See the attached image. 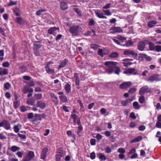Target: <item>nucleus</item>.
Masks as SVG:
<instances>
[{"label": "nucleus", "instance_id": "nucleus-1", "mask_svg": "<svg viewBox=\"0 0 161 161\" xmlns=\"http://www.w3.org/2000/svg\"><path fill=\"white\" fill-rule=\"evenodd\" d=\"M117 63L115 62L112 61H107L104 63L105 65L108 67L106 69V71L108 74H111L114 71L115 74L119 75L120 72V69L119 67H116Z\"/></svg>", "mask_w": 161, "mask_h": 161}, {"label": "nucleus", "instance_id": "nucleus-2", "mask_svg": "<svg viewBox=\"0 0 161 161\" xmlns=\"http://www.w3.org/2000/svg\"><path fill=\"white\" fill-rule=\"evenodd\" d=\"M81 27L79 25H74L70 27L69 31L73 36H77L80 31Z\"/></svg>", "mask_w": 161, "mask_h": 161}, {"label": "nucleus", "instance_id": "nucleus-3", "mask_svg": "<svg viewBox=\"0 0 161 161\" xmlns=\"http://www.w3.org/2000/svg\"><path fill=\"white\" fill-rule=\"evenodd\" d=\"M146 80L150 82H153L155 81H160L161 80V77L158 74H155L147 79Z\"/></svg>", "mask_w": 161, "mask_h": 161}, {"label": "nucleus", "instance_id": "nucleus-4", "mask_svg": "<svg viewBox=\"0 0 161 161\" xmlns=\"http://www.w3.org/2000/svg\"><path fill=\"white\" fill-rule=\"evenodd\" d=\"M35 154L33 152L30 151L29 153L25 156L23 158V161H30L34 157Z\"/></svg>", "mask_w": 161, "mask_h": 161}, {"label": "nucleus", "instance_id": "nucleus-5", "mask_svg": "<svg viewBox=\"0 0 161 161\" xmlns=\"http://www.w3.org/2000/svg\"><path fill=\"white\" fill-rule=\"evenodd\" d=\"M3 127L6 130H9L11 128L10 124L6 120H3L0 122V127Z\"/></svg>", "mask_w": 161, "mask_h": 161}, {"label": "nucleus", "instance_id": "nucleus-6", "mask_svg": "<svg viewBox=\"0 0 161 161\" xmlns=\"http://www.w3.org/2000/svg\"><path fill=\"white\" fill-rule=\"evenodd\" d=\"M124 54L126 55L132 56L134 57H136L137 56V53L134 51L130 49L124 50Z\"/></svg>", "mask_w": 161, "mask_h": 161}, {"label": "nucleus", "instance_id": "nucleus-7", "mask_svg": "<svg viewBox=\"0 0 161 161\" xmlns=\"http://www.w3.org/2000/svg\"><path fill=\"white\" fill-rule=\"evenodd\" d=\"M110 30L112 31L111 32L112 33H114L117 32L121 33L123 31L122 29L119 27L114 26L112 27Z\"/></svg>", "mask_w": 161, "mask_h": 161}, {"label": "nucleus", "instance_id": "nucleus-8", "mask_svg": "<svg viewBox=\"0 0 161 161\" xmlns=\"http://www.w3.org/2000/svg\"><path fill=\"white\" fill-rule=\"evenodd\" d=\"M148 87L147 86H145L142 87L140 89L139 92V94L142 95H143L145 92H148Z\"/></svg>", "mask_w": 161, "mask_h": 161}, {"label": "nucleus", "instance_id": "nucleus-9", "mask_svg": "<svg viewBox=\"0 0 161 161\" xmlns=\"http://www.w3.org/2000/svg\"><path fill=\"white\" fill-rule=\"evenodd\" d=\"M48 151V149L47 148H44L41 153V158L43 160H45L46 158L47 153Z\"/></svg>", "mask_w": 161, "mask_h": 161}, {"label": "nucleus", "instance_id": "nucleus-10", "mask_svg": "<svg viewBox=\"0 0 161 161\" xmlns=\"http://www.w3.org/2000/svg\"><path fill=\"white\" fill-rule=\"evenodd\" d=\"M63 155V152L61 150H58L56 156V161H61V159Z\"/></svg>", "mask_w": 161, "mask_h": 161}, {"label": "nucleus", "instance_id": "nucleus-11", "mask_svg": "<svg viewBox=\"0 0 161 161\" xmlns=\"http://www.w3.org/2000/svg\"><path fill=\"white\" fill-rule=\"evenodd\" d=\"M135 69L134 68L128 69L126 70L125 71L124 73L125 74H133L134 75L137 74V72H135Z\"/></svg>", "mask_w": 161, "mask_h": 161}, {"label": "nucleus", "instance_id": "nucleus-12", "mask_svg": "<svg viewBox=\"0 0 161 161\" xmlns=\"http://www.w3.org/2000/svg\"><path fill=\"white\" fill-rule=\"evenodd\" d=\"M145 44L144 42L142 41H140L138 42V49L140 51H143L145 47Z\"/></svg>", "mask_w": 161, "mask_h": 161}, {"label": "nucleus", "instance_id": "nucleus-13", "mask_svg": "<svg viewBox=\"0 0 161 161\" xmlns=\"http://www.w3.org/2000/svg\"><path fill=\"white\" fill-rule=\"evenodd\" d=\"M132 84L130 82H125L120 85V87L122 89H125L130 87Z\"/></svg>", "mask_w": 161, "mask_h": 161}, {"label": "nucleus", "instance_id": "nucleus-14", "mask_svg": "<svg viewBox=\"0 0 161 161\" xmlns=\"http://www.w3.org/2000/svg\"><path fill=\"white\" fill-rule=\"evenodd\" d=\"M51 63V62H49L47 65L45 67L46 70L47 72L49 74H53L54 73V71L53 69H50L49 68V65Z\"/></svg>", "mask_w": 161, "mask_h": 161}, {"label": "nucleus", "instance_id": "nucleus-15", "mask_svg": "<svg viewBox=\"0 0 161 161\" xmlns=\"http://www.w3.org/2000/svg\"><path fill=\"white\" fill-rule=\"evenodd\" d=\"M36 104L37 107L40 108L41 109H44L46 106V104L41 101H37Z\"/></svg>", "mask_w": 161, "mask_h": 161}, {"label": "nucleus", "instance_id": "nucleus-16", "mask_svg": "<svg viewBox=\"0 0 161 161\" xmlns=\"http://www.w3.org/2000/svg\"><path fill=\"white\" fill-rule=\"evenodd\" d=\"M50 95L53 101L56 105H57L58 103V100L57 97L53 93H50Z\"/></svg>", "mask_w": 161, "mask_h": 161}, {"label": "nucleus", "instance_id": "nucleus-17", "mask_svg": "<svg viewBox=\"0 0 161 161\" xmlns=\"http://www.w3.org/2000/svg\"><path fill=\"white\" fill-rule=\"evenodd\" d=\"M158 23V22L155 20H151L149 21L147 23V25L150 28H152L155 26Z\"/></svg>", "mask_w": 161, "mask_h": 161}, {"label": "nucleus", "instance_id": "nucleus-18", "mask_svg": "<svg viewBox=\"0 0 161 161\" xmlns=\"http://www.w3.org/2000/svg\"><path fill=\"white\" fill-rule=\"evenodd\" d=\"M8 74V70L7 69L3 68H0V75H7Z\"/></svg>", "mask_w": 161, "mask_h": 161}, {"label": "nucleus", "instance_id": "nucleus-19", "mask_svg": "<svg viewBox=\"0 0 161 161\" xmlns=\"http://www.w3.org/2000/svg\"><path fill=\"white\" fill-rule=\"evenodd\" d=\"M68 63V60L67 59H65L63 61H62L60 65L59 66L58 68L60 69L62 68L65 67Z\"/></svg>", "mask_w": 161, "mask_h": 161}, {"label": "nucleus", "instance_id": "nucleus-20", "mask_svg": "<svg viewBox=\"0 0 161 161\" xmlns=\"http://www.w3.org/2000/svg\"><path fill=\"white\" fill-rule=\"evenodd\" d=\"M26 102L29 105H33L35 103V100L33 98H28Z\"/></svg>", "mask_w": 161, "mask_h": 161}, {"label": "nucleus", "instance_id": "nucleus-21", "mask_svg": "<svg viewBox=\"0 0 161 161\" xmlns=\"http://www.w3.org/2000/svg\"><path fill=\"white\" fill-rule=\"evenodd\" d=\"M132 100L130 99H127L125 100L121 101V103L123 106H126L129 105V103Z\"/></svg>", "mask_w": 161, "mask_h": 161}, {"label": "nucleus", "instance_id": "nucleus-22", "mask_svg": "<svg viewBox=\"0 0 161 161\" xmlns=\"http://www.w3.org/2000/svg\"><path fill=\"white\" fill-rule=\"evenodd\" d=\"M60 8L61 9L63 10H65L67 9L68 8L67 4L65 2H63L61 3Z\"/></svg>", "mask_w": 161, "mask_h": 161}, {"label": "nucleus", "instance_id": "nucleus-23", "mask_svg": "<svg viewBox=\"0 0 161 161\" xmlns=\"http://www.w3.org/2000/svg\"><path fill=\"white\" fill-rule=\"evenodd\" d=\"M96 15L99 18L102 19H107V17L103 15V13H100L99 12H95Z\"/></svg>", "mask_w": 161, "mask_h": 161}, {"label": "nucleus", "instance_id": "nucleus-24", "mask_svg": "<svg viewBox=\"0 0 161 161\" xmlns=\"http://www.w3.org/2000/svg\"><path fill=\"white\" fill-rule=\"evenodd\" d=\"M21 127L22 125L20 124L15 125L14 127V131L15 132L17 133L19 131L20 129L21 128Z\"/></svg>", "mask_w": 161, "mask_h": 161}, {"label": "nucleus", "instance_id": "nucleus-25", "mask_svg": "<svg viewBox=\"0 0 161 161\" xmlns=\"http://www.w3.org/2000/svg\"><path fill=\"white\" fill-rule=\"evenodd\" d=\"M58 29H59V28L58 27H51L48 29V33L49 34H52L55 31H56Z\"/></svg>", "mask_w": 161, "mask_h": 161}, {"label": "nucleus", "instance_id": "nucleus-26", "mask_svg": "<svg viewBox=\"0 0 161 161\" xmlns=\"http://www.w3.org/2000/svg\"><path fill=\"white\" fill-rule=\"evenodd\" d=\"M142 137L141 136H139L135 138V139L131 140L130 141L131 143H133L137 142L142 140Z\"/></svg>", "mask_w": 161, "mask_h": 161}, {"label": "nucleus", "instance_id": "nucleus-27", "mask_svg": "<svg viewBox=\"0 0 161 161\" xmlns=\"http://www.w3.org/2000/svg\"><path fill=\"white\" fill-rule=\"evenodd\" d=\"M65 89L67 93H69L71 90V86L69 83H67L65 86Z\"/></svg>", "mask_w": 161, "mask_h": 161}, {"label": "nucleus", "instance_id": "nucleus-28", "mask_svg": "<svg viewBox=\"0 0 161 161\" xmlns=\"http://www.w3.org/2000/svg\"><path fill=\"white\" fill-rule=\"evenodd\" d=\"M59 98L63 103H66L68 101L67 97L65 95L60 96L59 97Z\"/></svg>", "mask_w": 161, "mask_h": 161}, {"label": "nucleus", "instance_id": "nucleus-29", "mask_svg": "<svg viewBox=\"0 0 161 161\" xmlns=\"http://www.w3.org/2000/svg\"><path fill=\"white\" fill-rule=\"evenodd\" d=\"M10 149L12 152H15L19 150L20 149V148L16 146H13L11 147Z\"/></svg>", "mask_w": 161, "mask_h": 161}, {"label": "nucleus", "instance_id": "nucleus-30", "mask_svg": "<svg viewBox=\"0 0 161 161\" xmlns=\"http://www.w3.org/2000/svg\"><path fill=\"white\" fill-rule=\"evenodd\" d=\"M42 94H34V97L35 99L36 100H40L42 98Z\"/></svg>", "mask_w": 161, "mask_h": 161}, {"label": "nucleus", "instance_id": "nucleus-31", "mask_svg": "<svg viewBox=\"0 0 161 161\" xmlns=\"http://www.w3.org/2000/svg\"><path fill=\"white\" fill-rule=\"evenodd\" d=\"M119 54L118 53L116 52H114L111 53L109 55V57L110 58H116L119 56Z\"/></svg>", "mask_w": 161, "mask_h": 161}, {"label": "nucleus", "instance_id": "nucleus-32", "mask_svg": "<svg viewBox=\"0 0 161 161\" xmlns=\"http://www.w3.org/2000/svg\"><path fill=\"white\" fill-rule=\"evenodd\" d=\"M140 54L141 57L145 58L147 60L149 61L151 60L152 58L148 56L146 54Z\"/></svg>", "mask_w": 161, "mask_h": 161}, {"label": "nucleus", "instance_id": "nucleus-33", "mask_svg": "<svg viewBox=\"0 0 161 161\" xmlns=\"http://www.w3.org/2000/svg\"><path fill=\"white\" fill-rule=\"evenodd\" d=\"M98 155L99 156V158L101 159V160L105 161L106 160V158L103 153H99Z\"/></svg>", "mask_w": 161, "mask_h": 161}, {"label": "nucleus", "instance_id": "nucleus-34", "mask_svg": "<svg viewBox=\"0 0 161 161\" xmlns=\"http://www.w3.org/2000/svg\"><path fill=\"white\" fill-rule=\"evenodd\" d=\"M78 102L79 103L80 106V110L81 111L84 112L85 110L84 109V107L83 103H82L81 101L80 100H79L78 101Z\"/></svg>", "mask_w": 161, "mask_h": 161}, {"label": "nucleus", "instance_id": "nucleus-35", "mask_svg": "<svg viewBox=\"0 0 161 161\" xmlns=\"http://www.w3.org/2000/svg\"><path fill=\"white\" fill-rule=\"evenodd\" d=\"M103 11L105 15L107 16H110L112 14V13L109 10L103 9Z\"/></svg>", "mask_w": 161, "mask_h": 161}, {"label": "nucleus", "instance_id": "nucleus-36", "mask_svg": "<svg viewBox=\"0 0 161 161\" xmlns=\"http://www.w3.org/2000/svg\"><path fill=\"white\" fill-rule=\"evenodd\" d=\"M133 105L134 108L136 109H138L140 108V106L137 102H135L133 103Z\"/></svg>", "mask_w": 161, "mask_h": 161}, {"label": "nucleus", "instance_id": "nucleus-37", "mask_svg": "<svg viewBox=\"0 0 161 161\" xmlns=\"http://www.w3.org/2000/svg\"><path fill=\"white\" fill-rule=\"evenodd\" d=\"M145 97L143 95H142L141 96L139 97V102L141 103H143L145 101Z\"/></svg>", "mask_w": 161, "mask_h": 161}, {"label": "nucleus", "instance_id": "nucleus-38", "mask_svg": "<svg viewBox=\"0 0 161 161\" xmlns=\"http://www.w3.org/2000/svg\"><path fill=\"white\" fill-rule=\"evenodd\" d=\"M19 102L17 100L14 101L13 102L14 108H16L19 106Z\"/></svg>", "mask_w": 161, "mask_h": 161}, {"label": "nucleus", "instance_id": "nucleus-39", "mask_svg": "<svg viewBox=\"0 0 161 161\" xmlns=\"http://www.w3.org/2000/svg\"><path fill=\"white\" fill-rule=\"evenodd\" d=\"M41 46L39 44L37 43H35L34 45V50H38L40 48Z\"/></svg>", "mask_w": 161, "mask_h": 161}, {"label": "nucleus", "instance_id": "nucleus-40", "mask_svg": "<svg viewBox=\"0 0 161 161\" xmlns=\"http://www.w3.org/2000/svg\"><path fill=\"white\" fill-rule=\"evenodd\" d=\"M76 13L79 16H81L82 15L81 10L78 8H74V9Z\"/></svg>", "mask_w": 161, "mask_h": 161}, {"label": "nucleus", "instance_id": "nucleus-41", "mask_svg": "<svg viewBox=\"0 0 161 161\" xmlns=\"http://www.w3.org/2000/svg\"><path fill=\"white\" fill-rule=\"evenodd\" d=\"M11 86L10 84V83L8 82L6 83L4 85V87L5 89L7 90H8L11 87Z\"/></svg>", "mask_w": 161, "mask_h": 161}, {"label": "nucleus", "instance_id": "nucleus-42", "mask_svg": "<svg viewBox=\"0 0 161 161\" xmlns=\"http://www.w3.org/2000/svg\"><path fill=\"white\" fill-rule=\"evenodd\" d=\"M67 134L68 136H71L73 138H75V136L74 134H73L71 130H68L67 132Z\"/></svg>", "mask_w": 161, "mask_h": 161}, {"label": "nucleus", "instance_id": "nucleus-43", "mask_svg": "<svg viewBox=\"0 0 161 161\" xmlns=\"http://www.w3.org/2000/svg\"><path fill=\"white\" fill-rule=\"evenodd\" d=\"M29 87L27 86H25L24 87L23 89L22 90L23 93L24 94H26L29 92L28 90Z\"/></svg>", "mask_w": 161, "mask_h": 161}, {"label": "nucleus", "instance_id": "nucleus-44", "mask_svg": "<svg viewBox=\"0 0 161 161\" xmlns=\"http://www.w3.org/2000/svg\"><path fill=\"white\" fill-rule=\"evenodd\" d=\"M105 152L107 153H110L112 152V150L109 147H107L105 148Z\"/></svg>", "mask_w": 161, "mask_h": 161}, {"label": "nucleus", "instance_id": "nucleus-45", "mask_svg": "<svg viewBox=\"0 0 161 161\" xmlns=\"http://www.w3.org/2000/svg\"><path fill=\"white\" fill-rule=\"evenodd\" d=\"M133 44V43L132 41L131 40L128 41L125 43V45L126 47H129Z\"/></svg>", "mask_w": 161, "mask_h": 161}, {"label": "nucleus", "instance_id": "nucleus-46", "mask_svg": "<svg viewBox=\"0 0 161 161\" xmlns=\"http://www.w3.org/2000/svg\"><path fill=\"white\" fill-rule=\"evenodd\" d=\"M118 152L124 154L125 153V151L123 148H119L118 150Z\"/></svg>", "mask_w": 161, "mask_h": 161}, {"label": "nucleus", "instance_id": "nucleus-47", "mask_svg": "<svg viewBox=\"0 0 161 161\" xmlns=\"http://www.w3.org/2000/svg\"><path fill=\"white\" fill-rule=\"evenodd\" d=\"M83 130V128L81 125H80V126H78V130L77 131V135L79 136H80V133L81 130Z\"/></svg>", "mask_w": 161, "mask_h": 161}, {"label": "nucleus", "instance_id": "nucleus-48", "mask_svg": "<svg viewBox=\"0 0 161 161\" xmlns=\"http://www.w3.org/2000/svg\"><path fill=\"white\" fill-rule=\"evenodd\" d=\"M19 70L21 73H23L26 70V67L25 66H23L20 67Z\"/></svg>", "mask_w": 161, "mask_h": 161}, {"label": "nucleus", "instance_id": "nucleus-49", "mask_svg": "<svg viewBox=\"0 0 161 161\" xmlns=\"http://www.w3.org/2000/svg\"><path fill=\"white\" fill-rule=\"evenodd\" d=\"M98 54L101 57L103 56V50L102 49H99L97 52Z\"/></svg>", "mask_w": 161, "mask_h": 161}, {"label": "nucleus", "instance_id": "nucleus-50", "mask_svg": "<svg viewBox=\"0 0 161 161\" xmlns=\"http://www.w3.org/2000/svg\"><path fill=\"white\" fill-rule=\"evenodd\" d=\"M16 154L19 158H21L24 154V153L23 152L19 151L17 152Z\"/></svg>", "mask_w": 161, "mask_h": 161}, {"label": "nucleus", "instance_id": "nucleus-51", "mask_svg": "<svg viewBox=\"0 0 161 161\" xmlns=\"http://www.w3.org/2000/svg\"><path fill=\"white\" fill-rule=\"evenodd\" d=\"M91 48L93 49L94 50H96L98 48V46L97 45L95 44H91L90 45Z\"/></svg>", "mask_w": 161, "mask_h": 161}, {"label": "nucleus", "instance_id": "nucleus-52", "mask_svg": "<svg viewBox=\"0 0 161 161\" xmlns=\"http://www.w3.org/2000/svg\"><path fill=\"white\" fill-rule=\"evenodd\" d=\"M90 157L92 159H94L95 158L96 154L94 152H92L91 153Z\"/></svg>", "mask_w": 161, "mask_h": 161}, {"label": "nucleus", "instance_id": "nucleus-53", "mask_svg": "<svg viewBox=\"0 0 161 161\" xmlns=\"http://www.w3.org/2000/svg\"><path fill=\"white\" fill-rule=\"evenodd\" d=\"M111 4L110 3H108L105 6H104L103 7V9H106L107 8H109L110 7Z\"/></svg>", "mask_w": 161, "mask_h": 161}, {"label": "nucleus", "instance_id": "nucleus-54", "mask_svg": "<svg viewBox=\"0 0 161 161\" xmlns=\"http://www.w3.org/2000/svg\"><path fill=\"white\" fill-rule=\"evenodd\" d=\"M2 65L3 67H7L9 66V64L8 62H6L3 63Z\"/></svg>", "mask_w": 161, "mask_h": 161}, {"label": "nucleus", "instance_id": "nucleus-55", "mask_svg": "<svg viewBox=\"0 0 161 161\" xmlns=\"http://www.w3.org/2000/svg\"><path fill=\"white\" fill-rule=\"evenodd\" d=\"M130 118L133 119H135L136 118L135 115V113L133 112H132L130 113Z\"/></svg>", "mask_w": 161, "mask_h": 161}, {"label": "nucleus", "instance_id": "nucleus-56", "mask_svg": "<svg viewBox=\"0 0 161 161\" xmlns=\"http://www.w3.org/2000/svg\"><path fill=\"white\" fill-rule=\"evenodd\" d=\"M96 142L95 139H92L90 140V144L92 145H96Z\"/></svg>", "mask_w": 161, "mask_h": 161}, {"label": "nucleus", "instance_id": "nucleus-57", "mask_svg": "<svg viewBox=\"0 0 161 161\" xmlns=\"http://www.w3.org/2000/svg\"><path fill=\"white\" fill-rule=\"evenodd\" d=\"M71 117L73 119L74 122L75 123L77 117V115L75 114H72L71 115Z\"/></svg>", "mask_w": 161, "mask_h": 161}, {"label": "nucleus", "instance_id": "nucleus-58", "mask_svg": "<svg viewBox=\"0 0 161 161\" xmlns=\"http://www.w3.org/2000/svg\"><path fill=\"white\" fill-rule=\"evenodd\" d=\"M156 50L158 52L161 51V46L157 45L155 47Z\"/></svg>", "mask_w": 161, "mask_h": 161}, {"label": "nucleus", "instance_id": "nucleus-59", "mask_svg": "<svg viewBox=\"0 0 161 161\" xmlns=\"http://www.w3.org/2000/svg\"><path fill=\"white\" fill-rule=\"evenodd\" d=\"M136 90V89L135 88H131L129 90V92L130 93H132L135 92Z\"/></svg>", "mask_w": 161, "mask_h": 161}, {"label": "nucleus", "instance_id": "nucleus-60", "mask_svg": "<svg viewBox=\"0 0 161 161\" xmlns=\"http://www.w3.org/2000/svg\"><path fill=\"white\" fill-rule=\"evenodd\" d=\"M95 21L92 19H91L89 23V25H94Z\"/></svg>", "mask_w": 161, "mask_h": 161}, {"label": "nucleus", "instance_id": "nucleus-61", "mask_svg": "<svg viewBox=\"0 0 161 161\" xmlns=\"http://www.w3.org/2000/svg\"><path fill=\"white\" fill-rule=\"evenodd\" d=\"M34 117L33 114L32 113H30L28 114V118L29 119H32Z\"/></svg>", "mask_w": 161, "mask_h": 161}, {"label": "nucleus", "instance_id": "nucleus-62", "mask_svg": "<svg viewBox=\"0 0 161 161\" xmlns=\"http://www.w3.org/2000/svg\"><path fill=\"white\" fill-rule=\"evenodd\" d=\"M156 125L157 127L161 128V122L157 121L156 123Z\"/></svg>", "mask_w": 161, "mask_h": 161}, {"label": "nucleus", "instance_id": "nucleus-63", "mask_svg": "<svg viewBox=\"0 0 161 161\" xmlns=\"http://www.w3.org/2000/svg\"><path fill=\"white\" fill-rule=\"evenodd\" d=\"M17 2H13L12 1H11L8 3V5L9 6H12V5H15L17 4Z\"/></svg>", "mask_w": 161, "mask_h": 161}, {"label": "nucleus", "instance_id": "nucleus-64", "mask_svg": "<svg viewBox=\"0 0 161 161\" xmlns=\"http://www.w3.org/2000/svg\"><path fill=\"white\" fill-rule=\"evenodd\" d=\"M35 83L33 81H31L29 82L28 85L30 86H33L35 85Z\"/></svg>", "mask_w": 161, "mask_h": 161}]
</instances>
